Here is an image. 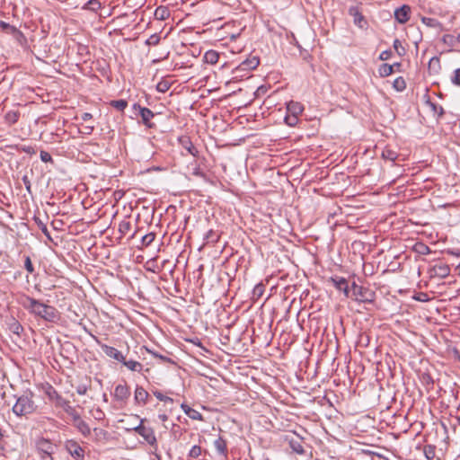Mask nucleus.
<instances>
[{
    "instance_id": "f257e3e1",
    "label": "nucleus",
    "mask_w": 460,
    "mask_h": 460,
    "mask_svg": "<svg viewBox=\"0 0 460 460\" xmlns=\"http://www.w3.org/2000/svg\"><path fill=\"white\" fill-rule=\"evenodd\" d=\"M22 305L31 314L47 322L53 323L58 318V312L54 306L41 303L35 298L26 296L22 298Z\"/></svg>"
},
{
    "instance_id": "f03ea898",
    "label": "nucleus",
    "mask_w": 460,
    "mask_h": 460,
    "mask_svg": "<svg viewBox=\"0 0 460 460\" xmlns=\"http://www.w3.org/2000/svg\"><path fill=\"white\" fill-rule=\"evenodd\" d=\"M33 393L25 391L22 394L16 397V402L13 406V412L18 416H27L35 411L37 406L33 401Z\"/></svg>"
},
{
    "instance_id": "7ed1b4c3",
    "label": "nucleus",
    "mask_w": 460,
    "mask_h": 460,
    "mask_svg": "<svg viewBox=\"0 0 460 460\" xmlns=\"http://www.w3.org/2000/svg\"><path fill=\"white\" fill-rule=\"evenodd\" d=\"M145 420L141 419L140 423L137 426L127 428V430H134L138 435H140L145 441L153 447H156L157 440L154 432V429L150 427H146L143 425Z\"/></svg>"
},
{
    "instance_id": "20e7f679",
    "label": "nucleus",
    "mask_w": 460,
    "mask_h": 460,
    "mask_svg": "<svg viewBox=\"0 0 460 460\" xmlns=\"http://www.w3.org/2000/svg\"><path fill=\"white\" fill-rule=\"evenodd\" d=\"M350 292H352V296L359 301V302H372L374 294L370 292L368 289L357 285L353 282Z\"/></svg>"
},
{
    "instance_id": "39448f33",
    "label": "nucleus",
    "mask_w": 460,
    "mask_h": 460,
    "mask_svg": "<svg viewBox=\"0 0 460 460\" xmlns=\"http://www.w3.org/2000/svg\"><path fill=\"white\" fill-rule=\"evenodd\" d=\"M47 394L49 399L54 401L58 406L63 408L66 412L72 414L74 409L71 407L69 401L59 395L58 393L53 387H49Z\"/></svg>"
},
{
    "instance_id": "423d86ee",
    "label": "nucleus",
    "mask_w": 460,
    "mask_h": 460,
    "mask_svg": "<svg viewBox=\"0 0 460 460\" xmlns=\"http://www.w3.org/2000/svg\"><path fill=\"white\" fill-rule=\"evenodd\" d=\"M133 109L135 111H137V113L140 115V117L142 118V121L143 123L148 127V128H153L154 127V124L151 123V119L154 118L155 114L154 112L147 109V108H145V107H141L139 104L137 103H135L133 105Z\"/></svg>"
},
{
    "instance_id": "0eeeda50",
    "label": "nucleus",
    "mask_w": 460,
    "mask_h": 460,
    "mask_svg": "<svg viewBox=\"0 0 460 460\" xmlns=\"http://www.w3.org/2000/svg\"><path fill=\"white\" fill-rule=\"evenodd\" d=\"M66 448L68 451V453L75 459L83 460L84 457V451L80 445L74 441V440H68L66 443Z\"/></svg>"
},
{
    "instance_id": "6e6552de",
    "label": "nucleus",
    "mask_w": 460,
    "mask_h": 460,
    "mask_svg": "<svg viewBox=\"0 0 460 460\" xmlns=\"http://www.w3.org/2000/svg\"><path fill=\"white\" fill-rule=\"evenodd\" d=\"M102 352L109 358H113L119 362L124 361V356L116 348L107 344H101Z\"/></svg>"
},
{
    "instance_id": "1a4fd4ad",
    "label": "nucleus",
    "mask_w": 460,
    "mask_h": 460,
    "mask_svg": "<svg viewBox=\"0 0 460 460\" xmlns=\"http://www.w3.org/2000/svg\"><path fill=\"white\" fill-rule=\"evenodd\" d=\"M180 144L182 148L194 157L199 155L198 148L192 144L189 137H181L179 138Z\"/></svg>"
},
{
    "instance_id": "9d476101",
    "label": "nucleus",
    "mask_w": 460,
    "mask_h": 460,
    "mask_svg": "<svg viewBox=\"0 0 460 460\" xmlns=\"http://www.w3.org/2000/svg\"><path fill=\"white\" fill-rule=\"evenodd\" d=\"M332 282L333 283L334 287L340 291H342L347 297L349 296L350 288H349L346 279L342 277H335L332 278Z\"/></svg>"
},
{
    "instance_id": "9b49d317",
    "label": "nucleus",
    "mask_w": 460,
    "mask_h": 460,
    "mask_svg": "<svg viewBox=\"0 0 460 460\" xmlns=\"http://www.w3.org/2000/svg\"><path fill=\"white\" fill-rule=\"evenodd\" d=\"M411 8L408 5H402L394 11V17L399 23H405L409 21Z\"/></svg>"
},
{
    "instance_id": "f8f14e48",
    "label": "nucleus",
    "mask_w": 460,
    "mask_h": 460,
    "mask_svg": "<svg viewBox=\"0 0 460 460\" xmlns=\"http://www.w3.org/2000/svg\"><path fill=\"white\" fill-rule=\"evenodd\" d=\"M130 394L127 385H118L114 389L113 396L117 401L125 402Z\"/></svg>"
},
{
    "instance_id": "ddd939ff",
    "label": "nucleus",
    "mask_w": 460,
    "mask_h": 460,
    "mask_svg": "<svg viewBox=\"0 0 460 460\" xmlns=\"http://www.w3.org/2000/svg\"><path fill=\"white\" fill-rule=\"evenodd\" d=\"M431 272L433 276L438 277L440 279H445L450 274V268L447 264L441 263L433 266L431 269Z\"/></svg>"
},
{
    "instance_id": "4468645a",
    "label": "nucleus",
    "mask_w": 460,
    "mask_h": 460,
    "mask_svg": "<svg viewBox=\"0 0 460 460\" xmlns=\"http://www.w3.org/2000/svg\"><path fill=\"white\" fill-rule=\"evenodd\" d=\"M260 64L259 58L257 57H252L250 58H247L246 60L243 61L238 68L242 71H249L255 69Z\"/></svg>"
},
{
    "instance_id": "2eb2a0df",
    "label": "nucleus",
    "mask_w": 460,
    "mask_h": 460,
    "mask_svg": "<svg viewBox=\"0 0 460 460\" xmlns=\"http://www.w3.org/2000/svg\"><path fill=\"white\" fill-rule=\"evenodd\" d=\"M74 420L75 427L84 437H87L91 434V429L89 425L84 420H83L79 415H75Z\"/></svg>"
},
{
    "instance_id": "dca6fc26",
    "label": "nucleus",
    "mask_w": 460,
    "mask_h": 460,
    "mask_svg": "<svg viewBox=\"0 0 460 460\" xmlns=\"http://www.w3.org/2000/svg\"><path fill=\"white\" fill-rule=\"evenodd\" d=\"M55 445L47 439H41L38 442V450L40 454H53L55 450Z\"/></svg>"
},
{
    "instance_id": "f3484780",
    "label": "nucleus",
    "mask_w": 460,
    "mask_h": 460,
    "mask_svg": "<svg viewBox=\"0 0 460 460\" xmlns=\"http://www.w3.org/2000/svg\"><path fill=\"white\" fill-rule=\"evenodd\" d=\"M286 440L288 441V444L293 452L299 455H303L305 453L300 438H295L293 437L287 436Z\"/></svg>"
},
{
    "instance_id": "a211bd4d",
    "label": "nucleus",
    "mask_w": 460,
    "mask_h": 460,
    "mask_svg": "<svg viewBox=\"0 0 460 460\" xmlns=\"http://www.w3.org/2000/svg\"><path fill=\"white\" fill-rule=\"evenodd\" d=\"M181 407L182 411H184V413L191 420H203L202 414L199 411H198L197 410L192 409L191 407H190L189 405H187L185 403H182L181 405Z\"/></svg>"
},
{
    "instance_id": "6ab92c4d",
    "label": "nucleus",
    "mask_w": 460,
    "mask_h": 460,
    "mask_svg": "<svg viewBox=\"0 0 460 460\" xmlns=\"http://www.w3.org/2000/svg\"><path fill=\"white\" fill-rule=\"evenodd\" d=\"M214 447L217 453L224 456L225 459L227 457L228 451L226 441L222 437H219L214 441Z\"/></svg>"
},
{
    "instance_id": "aec40b11",
    "label": "nucleus",
    "mask_w": 460,
    "mask_h": 460,
    "mask_svg": "<svg viewBox=\"0 0 460 460\" xmlns=\"http://www.w3.org/2000/svg\"><path fill=\"white\" fill-rule=\"evenodd\" d=\"M287 111L288 113L299 116L303 112L304 107L300 102L291 101L287 104Z\"/></svg>"
},
{
    "instance_id": "412c9836",
    "label": "nucleus",
    "mask_w": 460,
    "mask_h": 460,
    "mask_svg": "<svg viewBox=\"0 0 460 460\" xmlns=\"http://www.w3.org/2000/svg\"><path fill=\"white\" fill-rule=\"evenodd\" d=\"M148 396V393L142 386H137L135 390V400L137 402L146 403Z\"/></svg>"
},
{
    "instance_id": "4be33fe9",
    "label": "nucleus",
    "mask_w": 460,
    "mask_h": 460,
    "mask_svg": "<svg viewBox=\"0 0 460 460\" xmlns=\"http://www.w3.org/2000/svg\"><path fill=\"white\" fill-rule=\"evenodd\" d=\"M20 118V112L18 111H9L4 115V121L8 125L15 124Z\"/></svg>"
},
{
    "instance_id": "5701e85b",
    "label": "nucleus",
    "mask_w": 460,
    "mask_h": 460,
    "mask_svg": "<svg viewBox=\"0 0 460 460\" xmlns=\"http://www.w3.org/2000/svg\"><path fill=\"white\" fill-rule=\"evenodd\" d=\"M121 363L131 371L141 372L143 369L142 364L135 360H126L124 358V361Z\"/></svg>"
},
{
    "instance_id": "b1692460",
    "label": "nucleus",
    "mask_w": 460,
    "mask_h": 460,
    "mask_svg": "<svg viewBox=\"0 0 460 460\" xmlns=\"http://www.w3.org/2000/svg\"><path fill=\"white\" fill-rule=\"evenodd\" d=\"M381 156L384 160L394 162L398 157V154L394 150L385 147L382 151Z\"/></svg>"
},
{
    "instance_id": "393cba45",
    "label": "nucleus",
    "mask_w": 460,
    "mask_h": 460,
    "mask_svg": "<svg viewBox=\"0 0 460 460\" xmlns=\"http://www.w3.org/2000/svg\"><path fill=\"white\" fill-rule=\"evenodd\" d=\"M394 72V66L389 64H382L378 68V73L381 77H386Z\"/></svg>"
},
{
    "instance_id": "a878e982",
    "label": "nucleus",
    "mask_w": 460,
    "mask_h": 460,
    "mask_svg": "<svg viewBox=\"0 0 460 460\" xmlns=\"http://www.w3.org/2000/svg\"><path fill=\"white\" fill-rule=\"evenodd\" d=\"M205 61L208 64H216L218 61V53L214 50H208L204 56Z\"/></svg>"
},
{
    "instance_id": "bb28decb",
    "label": "nucleus",
    "mask_w": 460,
    "mask_h": 460,
    "mask_svg": "<svg viewBox=\"0 0 460 460\" xmlns=\"http://www.w3.org/2000/svg\"><path fill=\"white\" fill-rule=\"evenodd\" d=\"M91 387V381L82 382L76 386V393L80 395H84Z\"/></svg>"
},
{
    "instance_id": "cd10ccee",
    "label": "nucleus",
    "mask_w": 460,
    "mask_h": 460,
    "mask_svg": "<svg viewBox=\"0 0 460 460\" xmlns=\"http://www.w3.org/2000/svg\"><path fill=\"white\" fill-rule=\"evenodd\" d=\"M110 104L111 106L120 111H124V109L128 106L127 101L122 99L111 101Z\"/></svg>"
},
{
    "instance_id": "c85d7f7f",
    "label": "nucleus",
    "mask_w": 460,
    "mask_h": 460,
    "mask_svg": "<svg viewBox=\"0 0 460 460\" xmlns=\"http://www.w3.org/2000/svg\"><path fill=\"white\" fill-rule=\"evenodd\" d=\"M265 287L262 283L257 284L252 290V296L255 299H259L264 293Z\"/></svg>"
},
{
    "instance_id": "c756f323",
    "label": "nucleus",
    "mask_w": 460,
    "mask_h": 460,
    "mask_svg": "<svg viewBox=\"0 0 460 460\" xmlns=\"http://www.w3.org/2000/svg\"><path fill=\"white\" fill-rule=\"evenodd\" d=\"M201 447L199 446H193L189 454L188 458L189 459H196L201 455Z\"/></svg>"
},
{
    "instance_id": "7c9ffc66",
    "label": "nucleus",
    "mask_w": 460,
    "mask_h": 460,
    "mask_svg": "<svg viewBox=\"0 0 460 460\" xmlns=\"http://www.w3.org/2000/svg\"><path fill=\"white\" fill-rule=\"evenodd\" d=\"M394 89L399 92L403 91L406 88V83L402 77H397L393 84Z\"/></svg>"
},
{
    "instance_id": "2f4dec72",
    "label": "nucleus",
    "mask_w": 460,
    "mask_h": 460,
    "mask_svg": "<svg viewBox=\"0 0 460 460\" xmlns=\"http://www.w3.org/2000/svg\"><path fill=\"white\" fill-rule=\"evenodd\" d=\"M285 122L287 125L294 127L298 122V116L288 113V115L285 117Z\"/></svg>"
},
{
    "instance_id": "473e14b6",
    "label": "nucleus",
    "mask_w": 460,
    "mask_h": 460,
    "mask_svg": "<svg viewBox=\"0 0 460 460\" xmlns=\"http://www.w3.org/2000/svg\"><path fill=\"white\" fill-rule=\"evenodd\" d=\"M155 234L154 233H148L142 237V244L144 246H149L155 240Z\"/></svg>"
},
{
    "instance_id": "72a5a7b5",
    "label": "nucleus",
    "mask_w": 460,
    "mask_h": 460,
    "mask_svg": "<svg viewBox=\"0 0 460 460\" xmlns=\"http://www.w3.org/2000/svg\"><path fill=\"white\" fill-rule=\"evenodd\" d=\"M416 251L420 254H429L431 251L429 247L424 243H417Z\"/></svg>"
},
{
    "instance_id": "f704fd0d",
    "label": "nucleus",
    "mask_w": 460,
    "mask_h": 460,
    "mask_svg": "<svg viewBox=\"0 0 460 460\" xmlns=\"http://www.w3.org/2000/svg\"><path fill=\"white\" fill-rule=\"evenodd\" d=\"M208 243H216L218 240V235L212 230L208 231L205 236Z\"/></svg>"
},
{
    "instance_id": "c9c22d12",
    "label": "nucleus",
    "mask_w": 460,
    "mask_h": 460,
    "mask_svg": "<svg viewBox=\"0 0 460 460\" xmlns=\"http://www.w3.org/2000/svg\"><path fill=\"white\" fill-rule=\"evenodd\" d=\"M160 41V36L157 35V34H153L151 35L147 40H146V44L149 45V46H155L159 43Z\"/></svg>"
},
{
    "instance_id": "e433bc0d",
    "label": "nucleus",
    "mask_w": 460,
    "mask_h": 460,
    "mask_svg": "<svg viewBox=\"0 0 460 460\" xmlns=\"http://www.w3.org/2000/svg\"><path fill=\"white\" fill-rule=\"evenodd\" d=\"M394 49L396 50V52L400 55V56H402L404 55L405 53V49L402 46L401 44V41L399 40H394Z\"/></svg>"
},
{
    "instance_id": "4c0bfd02",
    "label": "nucleus",
    "mask_w": 460,
    "mask_h": 460,
    "mask_svg": "<svg viewBox=\"0 0 460 460\" xmlns=\"http://www.w3.org/2000/svg\"><path fill=\"white\" fill-rule=\"evenodd\" d=\"M424 454L428 459H432L435 456V448L432 446L424 447Z\"/></svg>"
},
{
    "instance_id": "58836bf2",
    "label": "nucleus",
    "mask_w": 460,
    "mask_h": 460,
    "mask_svg": "<svg viewBox=\"0 0 460 460\" xmlns=\"http://www.w3.org/2000/svg\"><path fill=\"white\" fill-rule=\"evenodd\" d=\"M154 395L159 400V401H162V402H172V399L171 397H168V396H165L161 392L159 391H154L153 392Z\"/></svg>"
},
{
    "instance_id": "ea45409f",
    "label": "nucleus",
    "mask_w": 460,
    "mask_h": 460,
    "mask_svg": "<svg viewBox=\"0 0 460 460\" xmlns=\"http://www.w3.org/2000/svg\"><path fill=\"white\" fill-rule=\"evenodd\" d=\"M169 87H170V85H169L168 82H166V81L158 83L157 86H156L157 90L161 93H165L166 91L169 90Z\"/></svg>"
},
{
    "instance_id": "a19ab883",
    "label": "nucleus",
    "mask_w": 460,
    "mask_h": 460,
    "mask_svg": "<svg viewBox=\"0 0 460 460\" xmlns=\"http://www.w3.org/2000/svg\"><path fill=\"white\" fill-rule=\"evenodd\" d=\"M354 22H355V24H357L358 26L362 28L363 27L362 22L365 23L364 17L360 13H356L354 14Z\"/></svg>"
},
{
    "instance_id": "79ce46f5",
    "label": "nucleus",
    "mask_w": 460,
    "mask_h": 460,
    "mask_svg": "<svg viewBox=\"0 0 460 460\" xmlns=\"http://www.w3.org/2000/svg\"><path fill=\"white\" fill-rule=\"evenodd\" d=\"M40 159L44 163L52 162V157H51L50 154L46 151L40 152Z\"/></svg>"
},
{
    "instance_id": "37998d69",
    "label": "nucleus",
    "mask_w": 460,
    "mask_h": 460,
    "mask_svg": "<svg viewBox=\"0 0 460 460\" xmlns=\"http://www.w3.org/2000/svg\"><path fill=\"white\" fill-rule=\"evenodd\" d=\"M24 266L28 272L32 273L34 271V268H33V265H32V262H31L30 257H26L25 261H24Z\"/></svg>"
},
{
    "instance_id": "c03bdc74",
    "label": "nucleus",
    "mask_w": 460,
    "mask_h": 460,
    "mask_svg": "<svg viewBox=\"0 0 460 460\" xmlns=\"http://www.w3.org/2000/svg\"><path fill=\"white\" fill-rule=\"evenodd\" d=\"M453 84L460 86V68L455 70L454 77L452 78Z\"/></svg>"
},
{
    "instance_id": "a18cd8bd",
    "label": "nucleus",
    "mask_w": 460,
    "mask_h": 460,
    "mask_svg": "<svg viewBox=\"0 0 460 460\" xmlns=\"http://www.w3.org/2000/svg\"><path fill=\"white\" fill-rule=\"evenodd\" d=\"M130 228V223L129 222H121L119 224V232L122 234H126Z\"/></svg>"
},
{
    "instance_id": "49530a36",
    "label": "nucleus",
    "mask_w": 460,
    "mask_h": 460,
    "mask_svg": "<svg viewBox=\"0 0 460 460\" xmlns=\"http://www.w3.org/2000/svg\"><path fill=\"white\" fill-rule=\"evenodd\" d=\"M148 352L151 353L154 357L160 358L164 362H171L172 361L169 358H167L165 356L157 354V353L153 352L151 350H148Z\"/></svg>"
},
{
    "instance_id": "de8ad7c7",
    "label": "nucleus",
    "mask_w": 460,
    "mask_h": 460,
    "mask_svg": "<svg viewBox=\"0 0 460 460\" xmlns=\"http://www.w3.org/2000/svg\"><path fill=\"white\" fill-rule=\"evenodd\" d=\"M391 55H392L391 50H385V51L381 52L379 58L381 60H387L390 58Z\"/></svg>"
},
{
    "instance_id": "09e8293b",
    "label": "nucleus",
    "mask_w": 460,
    "mask_h": 460,
    "mask_svg": "<svg viewBox=\"0 0 460 460\" xmlns=\"http://www.w3.org/2000/svg\"><path fill=\"white\" fill-rule=\"evenodd\" d=\"M22 330V325L19 323L15 322L13 324V332L14 333L19 334Z\"/></svg>"
},
{
    "instance_id": "8fccbe9b",
    "label": "nucleus",
    "mask_w": 460,
    "mask_h": 460,
    "mask_svg": "<svg viewBox=\"0 0 460 460\" xmlns=\"http://www.w3.org/2000/svg\"><path fill=\"white\" fill-rule=\"evenodd\" d=\"M167 13V10L164 8H157L155 11V15H160L161 19H164V14Z\"/></svg>"
},
{
    "instance_id": "3c124183",
    "label": "nucleus",
    "mask_w": 460,
    "mask_h": 460,
    "mask_svg": "<svg viewBox=\"0 0 460 460\" xmlns=\"http://www.w3.org/2000/svg\"><path fill=\"white\" fill-rule=\"evenodd\" d=\"M422 22H423V23H425L429 26H433L434 23L436 22V21L434 19L427 18V17H423Z\"/></svg>"
},
{
    "instance_id": "603ef678",
    "label": "nucleus",
    "mask_w": 460,
    "mask_h": 460,
    "mask_svg": "<svg viewBox=\"0 0 460 460\" xmlns=\"http://www.w3.org/2000/svg\"><path fill=\"white\" fill-rule=\"evenodd\" d=\"M11 25L5 22L0 21V30L6 31L11 29Z\"/></svg>"
},
{
    "instance_id": "864d4df0",
    "label": "nucleus",
    "mask_w": 460,
    "mask_h": 460,
    "mask_svg": "<svg viewBox=\"0 0 460 460\" xmlns=\"http://www.w3.org/2000/svg\"><path fill=\"white\" fill-rule=\"evenodd\" d=\"M81 118L84 121H87L93 118V115L89 112H84L82 114Z\"/></svg>"
},
{
    "instance_id": "5fc2aeb1",
    "label": "nucleus",
    "mask_w": 460,
    "mask_h": 460,
    "mask_svg": "<svg viewBox=\"0 0 460 460\" xmlns=\"http://www.w3.org/2000/svg\"><path fill=\"white\" fill-rule=\"evenodd\" d=\"M41 460H53L52 454H40Z\"/></svg>"
},
{
    "instance_id": "6e6d98bb",
    "label": "nucleus",
    "mask_w": 460,
    "mask_h": 460,
    "mask_svg": "<svg viewBox=\"0 0 460 460\" xmlns=\"http://www.w3.org/2000/svg\"><path fill=\"white\" fill-rule=\"evenodd\" d=\"M93 128H94L93 126H85L84 128V133L91 134L93 132Z\"/></svg>"
},
{
    "instance_id": "4d7b16f0",
    "label": "nucleus",
    "mask_w": 460,
    "mask_h": 460,
    "mask_svg": "<svg viewBox=\"0 0 460 460\" xmlns=\"http://www.w3.org/2000/svg\"><path fill=\"white\" fill-rule=\"evenodd\" d=\"M89 4L93 5V9H94L95 6L96 7L100 6V3L97 0H91V1H89Z\"/></svg>"
},
{
    "instance_id": "13d9d810",
    "label": "nucleus",
    "mask_w": 460,
    "mask_h": 460,
    "mask_svg": "<svg viewBox=\"0 0 460 460\" xmlns=\"http://www.w3.org/2000/svg\"><path fill=\"white\" fill-rule=\"evenodd\" d=\"M158 418L161 421L164 422L168 420V416L166 414H159Z\"/></svg>"
},
{
    "instance_id": "bf43d9fd",
    "label": "nucleus",
    "mask_w": 460,
    "mask_h": 460,
    "mask_svg": "<svg viewBox=\"0 0 460 460\" xmlns=\"http://www.w3.org/2000/svg\"><path fill=\"white\" fill-rule=\"evenodd\" d=\"M102 415H103V412L102 411L98 410V413H97L96 418L97 419H101Z\"/></svg>"
},
{
    "instance_id": "052dcab7",
    "label": "nucleus",
    "mask_w": 460,
    "mask_h": 460,
    "mask_svg": "<svg viewBox=\"0 0 460 460\" xmlns=\"http://www.w3.org/2000/svg\"><path fill=\"white\" fill-rule=\"evenodd\" d=\"M102 415H103V412L102 411L98 410V413H97L96 418L97 419H101Z\"/></svg>"
},
{
    "instance_id": "680f3d73",
    "label": "nucleus",
    "mask_w": 460,
    "mask_h": 460,
    "mask_svg": "<svg viewBox=\"0 0 460 460\" xmlns=\"http://www.w3.org/2000/svg\"><path fill=\"white\" fill-rule=\"evenodd\" d=\"M23 181L26 184V186H30V182L27 181V177L26 176L23 178Z\"/></svg>"
},
{
    "instance_id": "e2e57ef3",
    "label": "nucleus",
    "mask_w": 460,
    "mask_h": 460,
    "mask_svg": "<svg viewBox=\"0 0 460 460\" xmlns=\"http://www.w3.org/2000/svg\"><path fill=\"white\" fill-rule=\"evenodd\" d=\"M42 232L47 234L48 233V230H47V227L46 226H43V227L41 228Z\"/></svg>"
},
{
    "instance_id": "0e129e2a",
    "label": "nucleus",
    "mask_w": 460,
    "mask_h": 460,
    "mask_svg": "<svg viewBox=\"0 0 460 460\" xmlns=\"http://www.w3.org/2000/svg\"><path fill=\"white\" fill-rule=\"evenodd\" d=\"M456 270H457L458 274L460 275V264L456 267Z\"/></svg>"
},
{
    "instance_id": "69168bd1",
    "label": "nucleus",
    "mask_w": 460,
    "mask_h": 460,
    "mask_svg": "<svg viewBox=\"0 0 460 460\" xmlns=\"http://www.w3.org/2000/svg\"><path fill=\"white\" fill-rule=\"evenodd\" d=\"M393 66H394V67H397V66H400V64H399V63H395V64H394Z\"/></svg>"
},
{
    "instance_id": "338daca9",
    "label": "nucleus",
    "mask_w": 460,
    "mask_h": 460,
    "mask_svg": "<svg viewBox=\"0 0 460 460\" xmlns=\"http://www.w3.org/2000/svg\"><path fill=\"white\" fill-rule=\"evenodd\" d=\"M457 421L460 424V415L457 417Z\"/></svg>"
},
{
    "instance_id": "774afa93",
    "label": "nucleus",
    "mask_w": 460,
    "mask_h": 460,
    "mask_svg": "<svg viewBox=\"0 0 460 460\" xmlns=\"http://www.w3.org/2000/svg\"><path fill=\"white\" fill-rule=\"evenodd\" d=\"M457 40L460 42V33L457 36Z\"/></svg>"
}]
</instances>
